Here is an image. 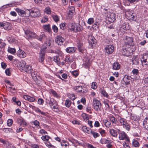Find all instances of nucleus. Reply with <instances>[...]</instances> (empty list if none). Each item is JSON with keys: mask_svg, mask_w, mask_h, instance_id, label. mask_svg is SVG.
<instances>
[{"mask_svg": "<svg viewBox=\"0 0 148 148\" xmlns=\"http://www.w3.org/2000/svg\"><path fill=\"white\" fill-rule=\"evenodd\" d=\"M123 40L125 45L130 46L134 45V39L133 37L127 36Z\"/></svg>", "mask_w": 148, "mask_h": 148, "instance_id": "20e7f679", "label": "nucleus"}, {"mask_svg": "<svg viewBox=\"0 0 148 148\" xmlns=\"http://www.w3.org/2000/svg\"><path fill=\"white\" fill-rule=\"evenodd\" d=\"M51 93L55 97H56L58 96L57 93L54 90H51Z\"/></svg>", "mask_w": 148, "mask_h": 148, "instance_id": "774afa93", "label": "nucleus"}, {"mask_svg": "<svg viewBox=\"0 0 148 148\" xmlns=\"http://www.w3.org/2000/svg\"><path fill=\"white\" fill-rule=\"evenodd\" d=\"M25 62L23 60L19 62V66L20 69L23 71L25 69L26 66Z\"/></svg>", "mask_w": 148, "mask_h": 148, "instance_id": "6ab92c4d", "label": "nucleus"}, {"mask_svg": "<svg viewBox=\"0 0 148 148\" xmlns=\"http://www.w3.org/2000/svg\"><path fill=\"white\" fill-rule=\"evenodd\" d=\"M130 78L131 77L130 76H125L123 78V80L126 83H129L130 82Z\"/></svg>", "mask_w": 148, "mask_h": 148, "instance_id": "c756f323", "label": "nucleus"}, {"mask_svg": "<svg viewBox=\"0 0 148 148\" xmlns=\"http://www.w3.org/2000/svg\"><path fill=\"white\" fill-rule=\"evenodd\" d=\"M108 20H106V23H108V22L112 23L115 20V14L114 13H109L108 15Z\"/></svg>", "mask_w": 148, "mask_h": 148, "instance_id": "9b49d317", "label": "nucleus"}, {"mask_svg": "<svg viewBox=\"0 0 148 148\" xmlns=\"http://www.w3.org/2000/svg\"><path fill=\"white\" fill-rule=\"evenodd\" d=\"M71 101L69 99H66L65 101V105L66 107L69 108L71 104Z\"/></svg>", "mask_w": 148, "mask_h": 148, "instance_id": "473e14b6", "label": "nucleus"}, {"mask_svg": "<svg viewBox=\"0 0 148 148\" xmlns=\"http://www.w3.org/2000/svg\"><path fill=\"white\" fill-rule=\"evenodd\" d=\"M48 20V18L46 17H44L41 20V22L42 23H45Z\"/></svg>", "mask_w": 148, "mask_h": 148, "instance_id": "052dcab7", "label": "nucleus"}, {"mask_svg": "<svg viewBox=\"0 0 148 148\" xmlns=\"http://www.w3.org/2000/svg\"><path fill=\"white\" fill-rule=\"evenodd\" d=\"M32 123L36 127H37L39 126L40 123L38 121L35 120L34 121H33Z\"/></svg>", "mask_w": 148, "mask_h": 148, "instance_id": "5fc2aeb1", "label": "nucleus"}, {"mask_svg": "<svg viewBox=\"0 0 148 148\" xmlns=\"http://www.w3.org/2000/svg\"><path fill=\"white\" fill-rule=\"evenodd\" d=\"M69 0H61L62 5L65 6L68 4Z\"/></svg>", "mask_w": 148, "mask_h": 148, "instance_id": "09e8293b", "label": "nucleus"}, {"mask_svg": "<svg viewBox=\"0 0 148 148\" xmlns=\"http://www.w3.org/2000/svg\"><path fill=\"white\" fill-rule=\"evenodd\" d=\"M142 59L145 60V62H146V63L148 64V54L144 55Z\"/></svg>", "mask_w": 148, "mask_h": 148, "instance_id": "a19ab883", "label": "nucleus"}, {"mask_svg": "<svg viewBox=\"0 0 148 148\" xmlns=\"http://www.w3.org/2000/svg\"><path fill=\"white\" fill-rule=\"evenodd\" d=\"M2 130L3 131L6 133H8L9 132H12L13 131L12 129L10 128H3L2 129Z\"/></svg>", "mask_w": 148, "mask_h": 148, "instance_id": "ea45409f", "label": "nucleus"}, {"mask_svg": "<svg viewBox=\"0 0 148 148\" xmlns=\"http://www.w3.org/2000/svg\"><path fill=\"white\" fill-rule=\"evenodd\" d=\"M82 86H77L74 87V89L76 90L77 92L83 93L84 92L82 90Z\"/></svg>", "mask_w": 148, "mask_h": 148, "instance_id": "b1692460", "label": "nucleus"}, {"mask_svg": "<svg viewBox=\"0 0 148 148\" xmlns=\"http://www.w3.org/2000/svg\"><path fill=\"white\" fill-rule=\"evenodd\" d=\"M82 117L84 120L86 121V120H88V117L87 115L85 113H83L82 114Z\"/></svg>", "mask_w": 148, "mask_h": 148, "instance_id": "de8ad7c7", "label": "nucleus"}, {"mask_svg": "<svg viewBox=\"0 0 148 148\" xmlns=\"http://www.w3.org/2000/svg\"><path fill=\"white\" fill-rule=\"evenodd\" d=\"M94 22V18H89L87 21V23L88 24L91 25Z\"/></svg>", "mask_w": 148, "mask_h": 148, "instance_id": "37998d69", "label": "nucleus"}, {"mask_svg": "<svg viewBox=\"0 0 148 148\" xmlns=\"http://www.w3.org/2000/svg\"><path fill=\"white\" fill-rule=\"evenodd\" d=\"M76 50V48L73 47H67L66 49V51L68 53H73L75 52Z\"/></svg>", "mask_w": 148, "mask_h": 148, "instance_id": "a211bd4d", "label": "nucleus"}, {"mask_svg": "<svg viewBox=\"0 0 148 148\" xmlns=\"http://www.w3.org/2000/svg\"><path fill=\"white\" fill-rule=\"evenodd\" d=\"M66 24V23H63L61 24L60 26V29H64L65 28Z\"/></svg>", "mask_w": 148, "mask_h": 148, "instance_id": "bf43d9fd", "label": "nucleus"}, {"mask_svg": "<svg viewBox=\"0 0 148 148\" xmlns=\"http://www.w3.org/2000/svg\"><path fill=\"white\" fill-rule=\"evenodd\" d=\"M52 17L54 21L56 22H57L59 21V18L57 15H54Z\"/></svg>", "mask_w": 148, "mask_h": 148, "instance_id": "3c124183", "label": "nucleus"}, {"mask_svg": "<svg viewBox=\"0 0 148 148\" xmlns=\"http://www.w3.org/2000/svg\"><path fill=\"white\" fill-rule=\"evenodd\" d=\"M100 92L101 94L104 97H106L107 98H108L109 97V95L105 90L104 89H101V90Z\"/></svg>", "mask_w": 148, "mask_h": 148, "instance_id": "cd10ccee", "label": "nucleus"}, {"mask_svg": "<svg viewBox=\"0 0 148 148\" xmlns=\"http://www.w3.org/2000/svg\"><path fill=\"white\" fill-rule=\"evenodd\" d=\"M141 62L142 65L143 66H147L148 64L146 63V62L145 61V60L142 59L141 60Z\"/></svg>", "mask_w": 148, "mask_h": 148, "instance_id": "864d4df0", "label": "nucleus"}, {"mask_svg": "<svg viewBox=\"0 0 148 148\" xmlns=\"http://www.w3.org/2000/svg\"><path fill=\"white\" fill-rule=\"evenodd\" d=\"M13 121L11 119H9L7 121V124L8 126H10L12 124Z\"/></svg>", "mask_w": 148, "mask_h": 148, "instance_id": "a18cd8bd", "label": "nucleus"}, {"mask_svg": "<svg viewBox=\"0 0 148 148\" xmlns=\"http://www.w3.org/2000/svg\"><path fill=\"white\" fill-rule=\"evenodd\" d=\"M44 28L49 32H51V31L49 25H45L44 26Z\"/></svg>", "mask_w": 148, "mask_h": 148, "instance_id": "c9c22d12", "label": "nucleus"}, {"mask_svg": "<svg viewBox=\"0 0 148 148\" xmlns=\"http://www.w3.org/2000/svg\"><path fill=\"white\" fill-rule=\"evenodd\" d=\"M28 101L30 102H34L35 101V99L34 97L29 96Z\"/></svg>", "mask_w": 148, "mask_h": 148, "instance_id": "13d9d810", "label": "nucleus"}, {"mask_svg": "<svg viewBox=\"0 0 148 148\" xmlns=\"http://www.w3.org/2000/svg\"><path fill=\"white\" fill-rule=\"evenodd\" d=\"M45 10L46 11V13L48 14H50L51 13V11L49 7H47L46 8Z\"/></svg>", "mask_w": 148, "mask_h": 148, "instance_id": "4d7b16f0", "label": "nucleus"}, {"mask_svg": "<svg viewBox=\"0 0 148 148\" xmlns=\"http://www.w3.org/2000/svg\"><path fill=\"white\" fill-rule=\"evenodd\" d=\"M133 52L132 49L129 47L126 48H123L122 53L123 55L128 56L132 55Z\"/></svg>", "mask_w": 148, "mask_h": 148, "instance_id": "9d476101", "label": "nucleus"}, {"mask_svg": "<svg viewBox=\"0 0 148 148\" xmlns=\"http://www.w3.org/2000/svg\"><path fill=\"white\" fill-rule=\"evenodd\" d=\"M68 28L71 31L74 32H80L83 29V27L80 25H76L73 23H69Z\"/></svg>", "mask_w": 148, "mask_h": 148, "instance_id": "f257e3e1", "label": "nucleus"}, {"mask_svg": "<svg viewBox=\"0 0 148 148\" xmlns=\"http://www.w3.org/2000/svg\"><path fill=\"white\" fill-rule=\"evenodd\" d=\"M10 69H8L5 70V72L7 75L8 76H10Z\"/></svg>", "mask_w": 148, "mask_h": 148, "instance_id": "0e129e2a", "label": "nucleus"}, {"mask_svg": "<svg viewBox=\"0 0 148 148\" xmlns=\"http://www.w3.org/2000/svg\"><path fill=\"white\" fill-rule=\"evenodd\" d=\"M8 51L12 54H14L16 52V49L14 48H10L8 49Z\"/></svg>", "mask_w": 148, "mask_h": 148, "instance_id": "f704fd0d", "label": "nucleus"}, {"mask_svg": "<svg viewBox=\"0 0 148 148\" xmlns=\"http://www.w3.org/2000/svg\"><path fill=\"white\" fill-rule=\"evenodd\" d=\"M37 38L38 40L40 41L46 40L47 39L46 36L44 34H42L39 37H38L37 36V38Z\"/></svg>", "mask_w": 148, "mask_h": 148, "instance_id": "393cba45", "label": "nucleus"}, {"mask_svg": "<svg viewBox=\"0 0 148 148\" xmlns=\"http://www.w3.org/2000/svg\"><path fill=\"white\" fill-rule=\"evenodd\" d=\"M69 98L73 100H75V95L74 94H70V95H69Z\"/></svg>", "mask_w": 148, "mask_h": 148, "instance_id": "69168bd1", "label": "nucleus"}, {"mask_svg": "<svg viewBox=\"0 0 148 148\" xmlns=\"http://www.w3.org/2000/svg\"><path fill=\"white\" fill-rule=\"evenodd\" d=\"M118 132L119 135V138L120 140H125L128 142H130L129 138L125 132L119 130Z\"/></svg>", "mask_w": 148, "mask_h": 148, "instance_id": "7ed1b4c3", "label": "nucleus"}, {"mask_svg": "<svg viewBox=\"0 0 148 148\" xmlns=\"http://www.w3.org/2000/svg\"><path fill=\"white\" fill-rule=\"evenodd\" d=\"M68 143L66 142H63L61 143V145L62 147H64V148L66 147L68 145Z\"/></svg>", "mask_w": 148, "mask_h": 148, "instance_id": "49530a36", "label": "nucleus"}, {"mask_svg": "<svg viewBox=\"0 0 148 148\" xmlns=\"http://www.w3.org/2000/svg\"><path fill=\"white\" fill-rule=\"evenodd\" d=\"M140 60L137 56H134L132 60V62L133 65L138 66L139 65Z\"/></svg>", "mask_w": 148, "mask_h": 148, "instance_id": "ddd939ff", "label": "nucleus"}, {"mask_svg": "<svg viewBox=\"0 0 148 148\" xmlns=\"http://www.w3.org/2000/svg\"><path fill=\"white\" fill-rule=\"evenodd\" d=\"M72 74L73 75V76L75 77L77 76L78 75V73L77 71L75 70L72 72Z\"/></svg>", "mask_w": 148, "mask_h": 148, "instance_id": "680f3d73", "label": "nucleus"}, {"mask_svg": "<svg viewBox=\"0 0 148 148\" xmlns=\"http://www.w3.org/2000/svg\"><path fill=\"white\" fill-rule=\"evenodd\" d=\"M109 118L110 121L112 122L113 123L116 124L117 123V121L116 118L112 115L109 116Z\"/></svg>", "mask_w": 148, "mask_h": 148, "instance_id": "bb28decb", "label": "nucleus"}, {"mask_svg": "<svg viewBox=\"0 0 148 148\" xmlns=\"http://www.w3.org/2000/svg\"><path fill=\"white\" fill-rule=\"evenodd\" d=\"M47 47L43 48L41 49L39 53V60L42 63L43 62L45 58L46 49Z\"/></svg>", "mask_w": 148, "mask_h": 148, "instance_id": "423d86ee", "label": "nucleus"}, {"mask_svg": "<svg viewBox=\"0 0 148 148\" xmlns=\"http://www.w3.org/2000/svg\"><path fill=\"white\" fill-rule=\"evenodd\" d=\"M31 9L30 10L27 9L25 11V14H27L31 16Z\"/></svg>", "mask_w": 148, "mask_h": 148, "instance_id": "338daca9", "label": "nucleus"}, {"mask_svg": "<svg viewBox=\"0 0 148 148\" xmlns=\"http://www.w3.org/2000/svg\"><path fill=\"white\" fill-rule=\"evenodd\" d=\"M59 58L58 57L56 56L54 57L53 60L54 61L58 63L59 62Z\"/></svg>", "mask_w": 148, "mask_h": 148, "instance_id": "6e6d98bb", "label": "nucleus"}, {"mask_svg": "<svg viewBox=\"0 0 148 148\" xmlns=\"http://www.w3.org/2000/svg\"><path fill=\"white\" fill-rule=\"evenodd\" d=\"M143 125L144 128L148 130V117L145 118V119L143 123Z\"/></svg>", "mask_w": 148, "mask_h": 148, "instance_id": "aec40b11", "label": "nucleus"}, {"mask_svg": "<svg viewBox=\"0 0 148 148\" xmlns=\"http://www.w3.org/2000/svg\"><path fill=\"white\" fill-rule=\"evenodd\" d=\"M121 67L120 64L118 62H115L114 63L113 66V69L115 70H118Z\"/></svg>", "mask_w": 148, "mask_h": 148, "instance_id": "412c9836", "label": "nucleus"}, {"mask_svg": "<svg viewBox=\"0 0 148 148\" xmlns=\"http://www.w3.org/2000/svg\"><path fill=\"white\" fill-rule=\"evenodd\" d=\"M132 144L135 147H139V144L136 140H133Z\"/></svg>", "mask_w": 148, "mask_h": 148, "instance_id": "2f4dec72", "label": "nucleus"}, {"mask_svg": "<svg viewBox=\"0 0 148 148\" xmlns=\"http://www.w3.org/2000/svg\"><path fill=\"white\" fill-rule=\"evenodd\" d=\"M44 101L42 99H38V102L40 105H42Z\"/></svg>", "mask_w": 148, "mask_h": 148, "instance_id": "e2e57ef3", "label": "nucleus"}, {"mask_svg": "<svg viewBox=\"0 0 148 148\" xmlns=\"http://www.w3.org/2000/svg\"><path fill=\"white\" fill-rule=\"evenodd\" d=\"M123 127L124 128H125V129L127 131H129L130 130V126L127 123L124 125Z\"/></svg>", "mask_w": 148, "mask_h": 148, "instance_id": "603ef678", "label": "nucleus"}, {"mask_svg": "<svg viewBox=\"0 0 148 148\" xmlns=\"http://www.w3.org/2000/svg\"><path fill=\"white\" fill-rule=\"evenodd\" d=\"M18 120H19L20 122L21 123V124H23L24 125H27V123L25 121L23 118L18 119Z\"/></svg>", "mask_w": 148, "mask_h": 148, "instance_id": "58836bf2", "label": "nucleus"}, {"mask_svg": "<svg viewBox=\"0 0 148 148\" xmlns=\"http://www.w3.org/2000/svg\"><path fill=\"white\" fill-rule=\"evenodd\" d=\"M31 73L33 79L37 83L39 84V83H38V79L40 77L39 76L37 75V72H32Z\"/></svg>", "mask_w": 148, "mask_h": 148, "instance_id": "2eb2a0df", "label": "nucleus"}, {"mask_svg": "<svg viewBox=\"0 0 148 148\" xmlns=\"http://www.w3.org/2000/svg\"><path fill=\"white\" fill-rule=\"evenodd\" d=\"M52 29L54 32L57 33L58 32V28L55 25H53L52 27Z\"/></svg>", "mask_w": 148, "mask_h": 148, "instance_id": "8fccbe9b", "label": "nucleus"}, {"mask_svg": "<svg viewBox=\"0 0 148 148\" xmlns=\"http://www.w3.org/2000/svg\"><path fill=\"white\" fill-rule=\"evenodd\" d=\"M132 73L134 75H138L139 73V71L137 69H134L132 71Z\"/></svg>", "mask_w": 148, "mask_h": 148, "instance_id": "c03bdc74", "label": "nucleus"}, {"mask_svg": "<svg viewBox=\"0 0 148 148\" xmlns=\"http://www.w3.org/2000/svg\"><path fill=\"white\" fill-rule=\"evenodd\" d=\"M106 52L108 54H112L114 51V47L111 45H107L105 47Z\"/></svg>", "mask_w": 148, "mask_h": 148, "instance_id": "6e6552de", "label": "nucleus"}, {"mask_svg": "<svg viewBox=\"0 0 148 148\" xmlns=\"http://www.w3.org/2000/svg\"><path fill=\"white\" fill-rule=\"evenodd\" d=\"M23 71L28 73H31L33 70L32 66L27 65H26Z\"/></svg>", "mask_w": 148, "mask_h": 148, "instance_id": "dca6fc26", "label": "nucleus"}, {"mask_svg": "<svg viewBox=\"0 0 148 148\" xmlns=\"http://www.w3.org/2000/svg\"><path fill=\"white\" fill-rule=\"evenodd\" d=\"M97 87V83L95 82H93L92 83V85H91V88L94 89H96Z\"/></svg>", "mask_w": 148, "mask_h": 148, "instance_id": "e433bc0d", "label": "nucleus"}, {"mask_svg": "<svg viewBox=\"0 0 148 148\" xmlns=\"http://www.w3.org/2000/svg\"><path fill=\"white\" fill-rule=\"evenodd\" d=\"M90 132L91 133V134L93 135L94 138H95L99 136V134L96 132H94L92 130H91Z\"/></svg>", "mask_w": 148, "mask_h": 148, "instance_id": "79ce46f5", "label": "nucleus"}, {"mask_svg": "<svg viewBox=\"0 0 148 148\" xmlns=\"http://www.w3.org/2000/svg\"><path fill=\"white\" fill-rule=\"evenodd\" d=\"M25 33L27 38L30 39L31 38H37V35L35 33L30 31L29 30L25 31Z\"/></svg>", "mask_w": 148, "mask_h": 148, "instance_id": "0eeeda50", "label": "nucleus"}, {"mask_svg": "<svg viewBox=\"0 0 148 148\" xmlns=\"http://www.w3.org/2000/svg\"><path fill=\"white\" fill-rule=\"evenodd\" d=\"M88 40L89 44L91 45L92 46L95 45L96 42V40L93 36L90 37L89 38Z\"/></svg>", "mask_w": 148, "mask_h": 148, "instance_id": "f3484780", "label": "nucleus"}, {"mask_svg": "<svg viewBox=\"0 0 148 148\" xmlns=\"http://www.w3.org/2000/svg\"><path fill=\"white\" fill-rule=\"evenodd\" d=\"M125 14L128 19L133 20L135 19V15H134L133 11L127 10L126 11Z\"/></svg>", "mask_w": 148, "mask_h": 148, "instance_id": "1a4fd4ad", "label": "nucleus"}, {"mask_svg": "<svg viewBox=\"0 0 148 148\" xmlns=\"http://www.w3.org/2000/svg\"><path fill=\"white\" fill-rule=\"evenodd\" d=\"M68 14L69 15H71L75 12V8L73 6H71L68 8Z\"/></svg>", "mask_w": 148, "mask_h": 148, "instance_id": "4be33fe9", "label": "nucleus"}, {"mask_svg": "<svg viewBox=\"0 0 148 148\" xmlns=\"http://www.w3.org/2000/svg\"><path fill=\"white\" fill-rule=\"evenodd\" d=\"M55 41L59 45H63L64 39L60 36H57L55 38Z\"/></svg>", "mask_w": 148, "mask_h": 148, "instance_id": "f8f14e48", "label": "nucleus"}, {"mask_svg": "<svg viewBox=\"0 0 148 148\" xmlns=\"http://www.w3.org/2000/svg\"><path fill=\"white\" fill-rule=\"evenodd\" d=\"M16 11L18 13L19 15L23 16L25 14V11L18 8H16L15 9Z\"/></svg>", "mask_w": 148, "mask_h": 148, "instance_id": "5701e85b", "label": "nucleus"}, {"mask_svg": "<svg viewBox=\"0 0 148 148\" xmlns=\"http://www.w3.org/2000/svg\"><path fill=\"white\" fill-rule=\"evenodd\" d=\"M17 54L18 57L21 58L25 57L26 56V53L20 49L18 51Z\"/></svg>", "mask_w": 148, "mask_h": 148, "instance_id": "4468645a", "label": "nucleus"}, {"mask_svg": "<svg viewBox=\"0 0 148 148\" xmlns=\"http://www.w3.org/2000/svg\"><path fill=\"white\" fill-rule=\"evenodd\" d=\"M110 132L111 135L114 137H116L117 136V131L114 129H110Z\"/></svg>", "mask_w": 148, "mask_h": 148, "instance_id": "a878e982", "label": "nucleus"}, {"mask_svg": "<svg viewBox=\"0 0 148 148\" xmlns=\"http://www.w3.org/2000/svg\"><path fill=\"white\" fill-rule=\"evenodd\" d=\"M120 122L121 124L123 125V126L127 123L126 120L123 118H121L120 120Z\"/></svg>", "mask_w": 148, "mask_h": 148, "instance_id": "7c9ffc66", "label": "nucleus"}, {"mask_svg": "<svg viewBox=\"0 0 148 148\" xmlns=\"http://www.w3.org/2000/svg\"><path fill=\"white\" fill-rule=\"evenodd\" d=\"M103 122L105 123L106 126L107 127H110L112 125L108 121L107 119L103 120Z\"/></svg>", "mask_w": 148, "mask_h": 148, "instance_id": "c85d7f7f", "label": "nucleus"}, {"mask_svg": "<svg viewBox=\"0 0 148 148\" xmlns=\"http://www.w3.org/2000/svg\"><path fill=\"white\" fill-rule=\"evenodd\" d=\"M92 106L94 110L97 111H99L101 110V107L100 101L96 99H94L93 100Z\"/></svg>", "mask_w": 148, "mask_h": 148, "instance_id": "f03ea898", "label": "nucleus"}, {"mask_svg": "<svg viewBox=\"0 0 148 148\" xmlns=\"http://www.w3.org/2000/svg\"><path fill=\"white\" fill-rule=\"evenodd\" d=\"M50 137L47 136L45 135V136H43L41 138V139L44 141H47L49 139Z\"/></svg>", "mask_w": 148, "mask_h": 148, "instance_id": "4c0bfd02", "label": "nucleus"}, {"mask_svg": "<svg viewBox=\"0 0 148 148\" xmlns=\"http://www.w3.org/2000/svg\"><path fill=\"white\" fill-rule=\"evenodd\" d=\"M100 142L102 144H108L110 143V141L106 139H101L100 140Z\"/></svg>", "mask_w": 148, "mask_h": 148, "instance_id": "72a5a7b5", "label": "nucleus"}, {"mask_svg": "<svg viewBox=\"0 0 148 148\" xmlns=\"http://www.w3.org/2000/svg\"><path fill=\"white\" fill-rule=\"evenodd\" d=\"M31 16L33 17H39L40 14L39 10L36 8L31 9Z\"/></svg>", "mask_w": 148, "mask_h": 148, "instance_id": "39448f33", "label": "nucleus"}]
</instances>
